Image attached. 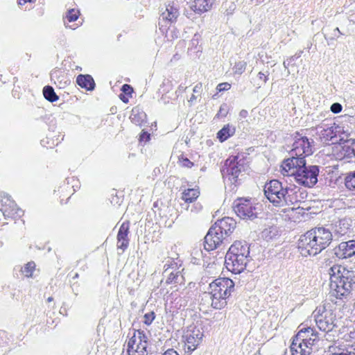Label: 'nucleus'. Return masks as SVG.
Listing matches in <instances>:
<instances>
[{"mask_svg": "<svg viewBox=\"0 0 355 355\" xmlns=\"http://www.w3.org/2000/svg\"><path fill=\"white\" fill-rule=\"evenodd\" d=\"M345 187L351 191H355V171L349 172L345 180Z\"/></svg>", "mask_w": 355, "mask_h": 355, "instance_id": "obj_44", "label": "nucleus"}, {"mask_svg": "<svg viewBox=\"0 0 355 355\" xmlns=\"http://www.w3.org/2000/svg\"><path fill=\"white\" fill-rule=\"evenodd\" d=\"M166 277L165 284L167 285L171 284H182L184 283V279L180 270H172L169 273L165 274Z\"/></svg>", "mask_w": 355, "mask_h": 355, "instance_id": "obj_32", "label": "nucleus"}, {"mask_svg": "<svg viewBox=\"0 0 355 355\" xmlns=\"http://www.w3.org/2000/svg\"><path fill=\"white\" fill-rule=\"evenodd\" d=\"M36 0H17L19 5H24L26 3H34Z\"/></svg>", "mask_w": 355, "mask_h": 355, "instance_id": "obj_63", "label": "nucleus"}, {"mask_svg": "<svg viewBox=\"0 0 355 355\" xmlns=\"http://www.w3.org/2000/svg\"><path fill=\"white\" fill-rule=\"evenodd\" d=\"M202 90V85L201 83H197L193 89V93L200 94Z\"/></svg>", "mask_w": 355, "mask_h": 355, "instance_id": "obj_58", "label": "nucleus"}, {"mask_svg": "<svg viewBox=\"0 0 355 355\" xmlns=\"http://www.w3.org/2000/svg\"><path fill=\"white\" fill-rule=\"evenodd\" d=\"M320 340L318 332L312 327H304L293 338L291 351L293 355H311L312 347Z\"/></svg>", "mask_w": 355, "mask_h": 355, "instance_id": "obj_8", "label": "nucleus"}, {"mask_svg": "<svg viewBox=\"0 0 355 355\" xmlns=\"http://www.w3.org/2000/svg\"><path fill=\"white\" fill-rule=\"evenodd\" d=\"M148 337L143 330L135 331L127 343V355H148Z\"/></svg>", "mask_w": 355, "mask_h": 355, "instance_id": "obj_13", "label": "nucleus"}, {"mask_svg": "<svg viewBox=\"0 0 355 355\" xmlns=\"http://www.w3.org/2000/svg\"><path fill=\"white\" fill-rule=\"evenodd\" d=\"M64 135L59 133L58 135H47L40 141L42 146L47 148H53L64 140Z\"/></svg>", "mask_w": 355, "mask_h": 355, "instance_id": "obj_30", "label": "nucleus"}, {"mask_svg": "<svg viewBox=\"0 0 355 355\" xmlns=\"http://www.w3.org/2000/svg\"><path fill=\"white\" fill-rule=\"evenodd\" d=\"M340 343H355V331H350L345 334L342 338Z\"/></svg>", "mask_w": 355, "mask_h": 355, "instance_id": "obj_48", "label": "nucleus"}, {"mask_svg": "<svg viewBox=\"0 0 355 355\" xmlns=\"http://www.w3.org/2000/svg\"><path fill=\"white\" fill-rule=\"evenodd\" d=\"M51 80L60 89H64L71 83V80L64 71L54 69L51 73Z\"/></svg>", "mask_w": 355, "mask_h": 355, "instance_id": "obj_25", "label": "nucleus"}, {"mask_svg": "<svg viewBox=\"0 0 355 355\" xmlns=\"http://www.w3.org/2000/svg\"><path fill=\"white\" fill-rule=\"evenodd\" d=\"M150 139V134L145 130H142L139 135V141L146 143Z\"/></svg>", "mask_w": 355, "mask_h": 355, "instance_id": "obj_53", "label": "nucleus"}, {"mask_svg": "<svg viewBox=\"0 0 355 355\" xmlns=\"http://www.w3.org/2000/svg\"><path fill=\"white\" fill-rule=\"evenodd\" d=\"M0 210L5 218L17 219L24 215V211L5 192H0Z\"/></svg>", "mask_w": 355, "mask_h": 355, "instance_id": "obj_16", "label": "nucleus"}, {"mask_svg": "<svg viewBox=\"0 0 355 355\" xmlns=\"http://www.w3.org/2000/svg\"><path fill=\"white\" fill-rule=\"evenodd\" d=\"M128 96H126L125 94H119V98L123 102V103H127L128 102Z\"/></svg>", "mask_w": 355, "mask_h": 355, "instance_id": "obj_62", "label": "nucleus"}, {"mask_svg": "<svg viewBox=\"0 0 355 355\" xmlns=\"http://www.w3.org/2000/svg\"><path fill=\"white\" fill-rule=\"evenodd\" d=\"M212 6V0H193L190 7V10H186L184 15L187 18L193 19V12L195 14L201 15L208 11Z\"/></svg>", "mask_w": 355, "mask_h": 355, "instance_id": "obj_22", "label": "nucleus"}, {"mask_svg": "<svg viewBox=\"0 0 355 355\" xmlns=\"http://www.w3.org/2000/svg\"><path fill=\"white\" fill-rule=\"evenodd\" d=\"M330 293L337 299L349 296L355 285V272L335 264L330 268Z\"/></svg>", "mask_w": 355, "mask_h": 355, "instance_id": "obj_3", "label": "nucleus"}, {"mask_svg": "<svg viewBox=\"0 0 355 355\" xmlns=\"http://www.w3.org/2000/svg\"><path fill=\"white\" fill-rule=\"evenodd\" d=\"M335 355H355V343H340Z\"/></svg>", "mask_w": 355, "mask_h": 355, "instance_id": "obj_33", "label": "nucleus"}, {"mask_svg": "<svg viewBox=\"0 0 355 355\" xmlns=\"http://www.w3.org/2000/svg\"><path fill=\"white\" fill-rule=\"evenodd\" d=\"M231 88V85L228 83H222L217 85V90L219 92L227 91Z\"/></svg>", "mask_w": 355, "mask_h": 355, "instance_id": "obj_55", "label": "nucleus"}, {"mask_svg": "<svg viewBox=\"0 0 355 355\" xmlns=\"http://www.w3.org/2000/svg\"><path fill=\"white\" fill-rule=\"evenodd\" d=\"M331 111L334 114L340 113L343 110V106L339 103H334L331 105Z\"/></svg>", "mask_w": 355, "mask_h": 355, "instance_id": "obj_54", "label": "nucleus"}, {"mask_svg": "<svg viewBox=\"0 0 355 355\" xmlns=\"http://www.w3.org/2000/svg\"><path fill=\"white\" fill-rule=\"evenodd\" d=\"M233 209L241 219L252 220L257 218V207L252 202L251 199L237 198L234 201Z\"/></svg>", "mask_w": 355, "mask_h": 355, "instance_id": "obj_15", "label": "nucleus"}, {"mask_svg": "<svg viewBox=\"0 0 355 355\" xmlns=\"http://www.w3.org/2000/svg\"><path fill=\"white\" fill-rule=\"evenodd\" d=\"M208 290L211 306L215 309H221L227 305V300L235 290V285L231 279L220 277L209 284Z\"/></svg>", "mask_w": 355, "mask_h": 355, "instance_id": "obj_5", "label": "nucleus"}, {"mask_svg": "<svg viewBox=\"0 0 355 355\" xmlns=\"http://www.w3.org/2000/svg\"><path fill=\"white\" fill-rule=\"evenodd\" d=\"M179 15V10L173 5L168 4L166 10L162 13L159 19V30L164 33L167 32L169 26L175 22Z\"/></svg>", "mask_w": 355, "mask_h": 355, "instance_id": "obj_19", "label": "nucleus"}, {"mask_svg": "<svg viewBox=\"0 0 355 355\" xmlns=\"http://www.w3.org/2000/svg\"><path fill=\"white\" fill-rule=\"evenodd\" d=\"M268 71H266V72H259L257 78L253 80L254 86L257 89H259L263 84L266 83V82L268 80Z\"/></svg>", "mask_w": 355, "mask_h": 355, "instance_id": "obj_39", "label": "nucleus"}, {"mask_svg": "<svg viewBox=\"0 0 355 355\" xmlns=\"http://www.w3.org/2000/svg\"><path fill=\"white\" fill-rule=\"evenodd\" d=\"M248 116V112L246 110H241L239 112V116L245 119Z\"/></svg>", "mask_w": 355, "mask_h": 355, "instance_id": "obj_61", "label": "nucleus"}, {"mask_svg": "<svg viewBox=\"0 0 355 355\" xmlns=\"http://www.w3.org/2000/svg\"><path fill=\"white\" fill-rule=\"evenodd\" d=\"M292 148L289 151L290 157L295 159L304 157L313 153V140L296 132L293 134Z\"/></svg>", "mask_w": 355, "mask_h": 355, "instance_id": "obj_11", "label": "nucleus"}, {"mask_svg": "<svg viewBox=\"0 0 355 355\" xmlns=\"http://www.w3.org/2000/svg\"><path fill=\"white\" fill-rule=\"evenodd\" d=\"M246 164L245 157L243 154L230 156L224 162L220 168L225 184L234 190L241 184L239 178L242 171L245 170Z\"/></svg>", "mask_w": 355, "mask_h": 355, "instance_id": "obj_6", "label": "nucleus"}, {"mask_svg": "<svg viewBox=\"0 0 355 355\" xmlns=\"http://www.w3.org/2000/svg\"><path fill=\"white\" fill-rule=\"evenodd\" d=\"M182 266V262L178 259L168 258L166 263L164 266L163 275L168 272L169 269L172 270H179L180 267Z\"/></svg>", "mask_w": 355, "mask_h": 355, "instance_id": "obj_38", "label": "nucleus"}, {"mask_svg": "<svg viewBox=\"0 0 355 355\" xmlns=\"http://www.w3.org/2000/svg\"><path fill=\"white\" fill-rule=\"evenodd\" d=\"M326 31L327 32L324 33V39L329 46L334 44L335 40H337L342 35H344V33H342L338 27L333 28L331 31L327 29Z\"/></svg>", "mask_w": 355, "mask_h": 355, "instance_id": "obj_34", "label": "nucleus"}, {"mask_svg": "<svg viewBox=\"0 0 355 355\" xmlns=\"http://www.w3.org/2000/svg\"><path fill=\"white\" fill-rule=\"evenodd\" d=\"M161 101H162L164 102V103H168L170 102L169 101V97H168L166 96V94H162V97H161Z\"/></svg>", "mask_w": 355, "mask_h": 355, "instance_id": "obj_64", "label": "nucleus"}, {"mask_svg": "<svg viewBox=\"0 0 355 355\" xmlns=\"http://www.w3.org/2000/svg\"><path fill=\"white\" fill-rule=\"evenodd\" d=\"M144 322L146 325H150L152 324L153 321L155 318V313L153 311H150L144 315Z\"/></svg>", "mask_w": 355, "mask_h": 355, "instance_id": "obj_50", "label": "nucleus"}, {"mask_svg": "<svg viewBox=\"0 0 355 355\" xmlns=\"http://www.w3.org/2000/svg\"><path fill=\"white\" fill-rule=\"evenodd\" d=\"M302 53V51H300L299 52L296 53L294 55L290 57L288 60L291 61V62L293 63L294 64L295 62L301 57Z\"/></svg>", "mask_w": 355, "mask_h": 355, "instance_id": "obj_57", "label": "nucleus"}, {"mask_svg": "<svg viewBox=\"0 0 355 355\" xmlns=\"http://www.w3.org/2000/svg\"><path fill=\"white\" fill-rule=\"evenodd\" d=\"M300 188L294 184H283L278 180H272L264 187V193L268 200L276 207H284L301 201Z\"/></svg>", "mask_w": 355, "mask_h": 355, "instance_id": "obj_2", "label": "nucleus"}, {"mask_svg": "<svg viewBox=\"0 0 355 355\" xmlns=\"http://www.w3.org/2000/svg\"><path fill=\"white\" fill-rule=\"evenodd\" d=\"M236 132L235 126L226 124L217 133V138L220 142H223L232 137Z\"/></svg>", "mask_w": 355, "mask_h": 355, "instance_id": "obj_31", "label": "nucleus"}, {"mask_svg": "<svg viewBox=\"0 0 355 355\" xmlns=\"http://www.w3.org/2000/svg\"><path fill=\"white\" fill-rule=\"evenodd\" d=\"M121 90L123 92V94H125L128 96H131L132 94L133 93V88L132 87L131 85L128 84L123 85Z\"/></svg>", "mask_w": 355, "mask_h": 355, "instance_id": "obj_51", "label": "nucleus"}, {"mask_svg": "<svg viewBox=\"0 0 355 355\" xmlns=\"http://www.w3.org/2000/svg\"><path fill=\"white\" fill-rule=\"evenodd\" d=\"M179 161L181 165L184 167L191 168L193 166V163L191 162L187 157H181L179 158Z\"/></svg>", "mask_w": 355, "mask_h": 355, "instance_id": "obj_52", "label": "nucleus"}, {"mask_svg": "<svg viewBox=\"0 0 355 355\" xmlns=\"http://www.w3.org/2000/svg\"><path fill=\"white\" fill-rule=\"evenodd\" d=\"M162 355H179V354L173 349H168Z\"/></svg>", "mask_w": 355, "mask_h": 355, "instance_id": "obj_59", "label": "nucleus"}, {"mask_svg": "<svg viewBox=\"0 0 355 355\" xmlns=\"http://www.w3.org/2000/svg\"><path fill=\"white\" fill-rule=\"evenodd\" d=\"M334 254L338 259L355 260V239L343 241L333 250Z\"/></svg>", "mask_w": 355, "mask_h": 355, "instance_id": "obj_17", "label": "nucleus"}, {"mask_svg": "<svg viewBox=\"0 0 355 355\" xmlns=\"http://www.w3.org/2000/svg\"><path fill=\"white\" fill-rule=\"evenodd\" d=\"M227 106L226 104H223L220 107V109H219V111H218L217 115L218 116H225L227 115Z\"/></svg>", "mask_w": 355, "mask_h": 355, "instance_id": "obj_56", "label": "nucleus"}, {"mask_svg": "<svg viewBox=\"0 0 355 355\" xmlns=\"http://www.w3.org/2000/svg\"><path fill=\"white\" fill-rule=\"evenodd\" d=\"M250 261V245L246 241H236L230 247L225 258L226 268L234 274H240Z\"/></svg>", "mask_w": 355, "mask_h": 355, "instance_id": "obj_4", "label": "nucleus"}, {"mask_svg": "<svg viewBox=\"0 0 355 355\" xmlns=\"http://www.w3.org/2000/svg\"><path fill=\"white\" fill-rule=\"evenodd\" d=\"M312 130L315 131V135L324 145L338 144L339 139L345 135L343 127L327 119L313 128Z\"/></svg>", "mask_w": 355, "mask_h": 355, "instance_id": "obj_9", "label": "nucleus"}, {"mask_svg": "<svg viewBox=\"0 0 355 355\" xmlns=\"http://www.w3.org/2000/svg\"><path fill=\"white\" fill-rule=\"evenodd\" d=\"M129 239H121L117 238V248L122 250L124 252L129 245Z\"/></svg>", "mask_w": 355, "mask_h": 355, "instance_id": "obj_49", "label": "nucleus"}, {"mask_svg": "<svg viewBox=\"0 0 355 355\" xmlns=\"http://www.w3.org/2000/svg\"><path fill=\"white\" fill-rule=\"evenodd\" d=\"M309 231L302 235L298 240L297 247L300 254L304 257L315 256L323 249Z\"/></svg>", "mask_w": 355, "mask_h": 355, "instance_id": "obj_14", "label": "nucleus"}, {"mask_svg": "<svg viewBox=\"0 0 355 355\" xmlns=\"http://www.w3.org/2000/svg\"><path fill=\"white\" fill-rule=\"evenodd\" d=\"M331 229L334 236H341L345 235L352 226L350 218H344L331 224Z\"/></svg>", "mask_w": 355, "mask_h": 355, "instance_id": "obj_24", "label": "nucleus"}, {"mask_svg": "<svg viewBox=\"0 0 355 355\" xmlns=\"http://www.w3.org/2000/svg\"><path fill=\"white\" fill-rule=\"evenodd\" d=\"M80 15V10L78 9L71 8V9L68 10L67 12H66L65 16L63 18L65 27L70 28L73 30H75L76 28H77L78 26L73 27L72 26L67 25L65 23V20H67L69 22L76 21L78 19Z\"/></svg>", "mask_w": 355, "mask_h": 355, "instance_id": "obj_35", "label": "nucleus"}, {"mask_svg": "<svg viewBox=\"0 0 355 355\" xmlns=\"http://www.w3.org/2000/svg\"><path fill=\"white\" fill-rule=\"evenodd\" d=\"M204 337V329L202 324H191L182 336L184 342V352L191 354L201 344Z\"/></svg>", "mask_w": 355, "mask_h": 355, "instance_id": "obj_12", "label": "nucleus"}, {"mask_svg": "<svg viewBox=\"0 0 355 355\" xmlns=\"http://www.w3.org/2000/svg\"><path fill=\"white\" fill-rule=\"evenodd\" d=\"M225 239V237L218 230L216 227L211 226L204 239V252L200 248L193 249L191 254L197 257H202L205 262H208L207 254L215 249H216Z\"/></svg>", "mask_w": 355, "mask_h": 355, "instance_id": "obj_10", "label": "nucleus"}, {"mask_svg": "<svg viewBox=\"0 0 355 355\" xmlns=\"http://www.w3.org/2000/svg\"><path fill=\"white\" fill-rule=\"evenodd\" d=\"M71 187L67 184L66 180H64L57 189L54 190V193L60 198V203H67L71 196L73 193H71Z\"/></svg>", "mask_w": 355, "mask_h": 355, "instance_id": "obj_29", "label": "nucleus"}, {"mask_svg": "<svg viewBox=\"0 0 355 355\" xmlns=\"http://www.w3.org/2000/svg\"><path fill=\"white\" fill-rule=\"evenodd\" d=\"M130 119L132 123L140 127L145 126L147 123L146 114L139 107H134L131 111Z\"/></svg>", "mask_w": 355, "mask_h": 355, "instance_id": "obj_28", "label": "nucleus"}, {"mask_svg": "<svg viewBox=\"0 0 355 355\" xmlns=\"http://www.w3.org/2000/svg\"><path fill=\"white\" fill-rule=\"evenodd\" d=\"M337 148V156L340 159H352L355 157V139H339Z\"/></svg>", "mask_w": 355, "mask_h": 355, "instance_id": "obj_18", "label": "nucleus"}, {"mask_svg": "<svg viewBox=\"0 0 355 355\" xmlns=\"http://www.w3.org/2000/svg\"><path fill=\"white\" fill-rule=\"evenodd\" d=\"M172 89V84L169 80H164L159 89L160 93L166 94Z\"/></svg>", "mask_w": 355, "mask_h": 355, "instance_id": "obj_47", "label": "nucleus"}, {"mask_svg": "<svg viewBox=\"0 0 355 355\" xmlns=\"http://www.w3.org/2000/svg\"><path fill=\"white\" fill-rule=\"evenodd\" d=\"M247 62L245 61H239L235 63L232 70L234 74L241 75L245 70Z\"/></svg>", "mask_w": 355, "mask_h": 355, "instance_id": "obj_45", "label": "nucleus"}, {"mask_svg": "<svg viewBox=\"0 0 355 355\" xmlns=\"http://www.w3.org/2000/svg\"><path fill=\"white\" fill-rule=\"evenodd\" d=\"M187 304V300L185 296H182L178 291H173L167 297L166 309L170 312L177 313L178 310L184 308Z\"/></svg>", "mask_w": 355, "mask_h": 355, "instance_id": "obj_21", "label": "nucleus"}, {"mask_svg": "<svg viewBox=\"0 0 355 355\" xmlns=\"http://www.w3.org/2000/svg\"><path fill=\"white\" fill-rule=\"evenodd\" d=\"M236 224V221L232 218L225 217L218 220L213 226L216 227V230L226 238L233 232Z\"/></svg>", "mask_w": 355, "mask_h": 355, "instance_id": "obj_23", "label": "nucleus"}, {"mask_svg": "<svg viewBox=\"0 0 355 355\" xmlns=\"http://www.w3.org/2000/svg\"><path fill=\"white\" fill-rule=\"evenodd\" d=\"M311 317L318 328L324 333V337L327 340H334L339 334L336 316L331 309H327L324 306H319L313 311Z\"/></svg>", "mask_w": 355, "mask_h": 355, "instance_id": "obj_7", "label": "nucleus"}, {"mask_svg": "<svg viewBox=\"0 0 355 355\" xmlns=\"http://www.w3.org/2000/svg\"><path fill=\"white\" fill-rule=\"evenodd\" d=\"M284 176H293L295 181L305 187L312 188L318 182L320 168L316 165H306L304 157H288L281 165Z\"/></svg>", "mask_w": 355, "mask_h": 355, "instance_id": "obj_1", "label": "nucleus"}, {"mask_svg": "<svg viewBox=\"0 0 355 355\" xmlns=\"http://www.w3.org/2000/svg\"><path fill=\"white\" fill-rule=\"evenodd\" d=\"M309 232L313 234L312 236L317 239L323 250L329 246L333 239L334 234L330 228L318 227L311 229Z\"/></svg>", "mask_w": 355, "mask_h": 355, "instance_id": "obj_20", "label": "nucleus"}, {"mask_svg": "<svg viewBox=\"0 0 355 355\" xmlns=\"http://www.w3.org/2000/svg\"><path fill=\"white\" fill-rule=\"evenodd\" d=\"M40 119L48 125L49 131H55L56 128V121L52 115L45 114L44 116H41Z\"/></svg>", "mask_w": 355, "mask_h": 355, "instance_id": "obj_42", "label": "nucleus"}, {"mask_svg": "<svg viewBox=\"0 0 355 355\" xmlns=\"http://www.w3.org/2000/svg\"><path fill=\"white\" fill-rule=\"evenodd\" d=\"M201 35L199 33H196L194 34L192 40L190 42L189 51H191L193 50L195 51V52L198 53L201 51V47L199 45V42L201 40Z\"/></svg>", "mask_w": 355, "mask_h": 355, "instance_id": "obj_41", "label": "nucleus"}, {"mask_svg": "<svg viewBox=\"0 0 355 355\" xmlns=\"http://www.w3.org/2000/svg\"><path fill=\"white\" fill-rule=\"evenodd\" d=\"M36 264L31 261L24 264V266H16L14 268L13 275L17 278L32 277L33 273L35 270Z\"/></svg>", "mask_w": 355, "mask_h": 355, "instance_id": "obj_26", "label": "nucleus"}, {"mask_svg": "<svg viewBox=\"0 0 355 355\" xmlns=\"http://www.w3.org/2000/svg\"><path fill=\"white\" fill-rule=\"evenodd\" d=\"M42 93L44 98L51 103H54L59 99V96L56 94L53 87L46 85L44 87Z\"/></svg>", "mask_w": 355, "mask_h": 355, "instance_id": "obj_36", "label": "nucleus"}, {"mask_svg": "<svg viewBox=\"0 0 355 355\" xmlns=\"http://www.w3.org/2000/svg\"><path fill=\"white\" fill-rule=\"evenodd\" d=\"M262 237L266 241H270L275 239L278 235V230L277 227L270 226L263 230Z\"/></svg>", "mask_w": 355, "mask_h": 355, "instance_id": "obj_40", "label": "nucleus"}, {"mask_svg": "<svg viewBox=\"0 0 355 355\" xmlns=\"http://www.w3.org/2000/svg\"><path fill=\"white\" fill-rule=\"evenodd\" d=\"M67 184H68L71 189L73 191V192H75L77 189L80 188V182L79 180L75 178H66Z\"/></svg>", "mask_w": 355, "mask_h": 355, "instance_id": "obj_46", "label": "nucleus"}, {"mask_svg": "<svg viewBox=\"0 0 355 355\" xmlns=\"http://www.w3.org/2000/svg\"><path fill=\"white\" fill-rule=\"evenodd\" d=\"M129 228H130V223L129 221L123 222L119 227L117 234V238L121 239H129Z\"/></svg>", "mask_w": 355, "mask_h": 355, "instance_id": "obj_43", "label": "nucleus"}, {"mask_svg": "<svg viewBox=\"0 0 355 355\" xmlns=\"http://www.w3.org/2000/svg\"><path fill=\"white\" fill-rule=\"evenodd\" d=\"M200 194L198 189H188L182 193V198L185 202H192L197 199Z\"/></svg>", "mask_w": 355, "mask_h": 355, "instance_id": "obj_37", "label": "nucleus"}, {"mask_svg": "<svg viewBox=\"0 0 355 355\" xmlns=\"http://www.w3.org/2000/svg\"><path fill=\"white\" fill-rule=\"evenodd\" d=\"M111 203L113 204V205H120L121 202H122V200L120 201L119 198H118L117 196H114V197H112L111 200H110Z\"/></svg>", "mask_w": 355, "mask_h": 355, "instance_id": "obj_60", "label": "nucleus"}, {"mask_svg": "<svg viewBox=\"0 0 355 355\" xmlns=\"http://www.w3.org/2000/svg\"><path fill=\"white\" fill-rule=\"evenodd\" d=\"M76 83L79 87L89 92L94 91L96 87L94 79L89 74L78 75Z\"/></svg>", "mask_w": 355, "mask_h": 355, "instance_id": "obj_27", "label": "nucleus"}]
</instances>
